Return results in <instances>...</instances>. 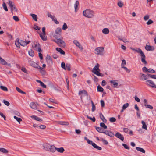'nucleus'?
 Here are the masks:
<instances>
[{
  "mask_svg": "<svg viewBox=\"0 0 156 156\" xmlns=\"http://www.w3.org/2000/svg\"><path fill=\"white\" fill-rule=\"evenodd\" d=\"M131 49L134 51H136V52L140 53V55L141 57V61L144 64L146 65L147 64V62L145 60V56L142 50L139 48H131Z\"/></svg>",
  "mask_w": 156,
  "mask_h": 156,
  "instance_id": "obj_1",
  "label": "nucleus"
},
{
  "mask_svg": "<svg viewBox=\"0 0 156 156\" xmlns=\"http://www.w3.org/2000/svg\"><path fill=\"white\" fill-rule=\"evenodd\" d=\"M51 41L53 42H55L56 44L60 47L63 48L65 47L66 46V44L65 41L63 40V37L59 38H57L56 39H51Z\"/></svg>",
  "mask_w": 156,
  "mask_h": 156,
  "instance_id": "obj_2",
  "label": "nucleus"
},
{
  "mask_svg": "<svg viewBox=\"0 0 156 156\" xmlns=\"http://www.w3.org/2000/svg\"><path fill=\"white\" fill-rule=\"evenodd\" d=\"M94 12L90 9H87L83 12V15L84 16L88 18H91L94 16Z\"/></svg>",
  "mask_w": 156,
  "mask_h": 156,
  "instance_id": "obj_3",
  "label": "nucleus"
},
{
  "mask_svg": "<svg viewBox=\"0 0 156 156\" xmlns=\"http://www.w3.org/2000/svg\"><path fill=\"white\" fill-rule=\"evenodd\" d=\"M62 29L60 27L57 28L55 31V33L53 34V37L55 39L61 38L63 37L61 35Z\"/></svg>",
  "mask_w": 156,
  "mask_h": 156,
  "instance_id": "obj_4",
  "label": "nucleus"
},
{
  "mask_svg": "<svg viewBox=\"0 0 156 156\" xmlns=\"http://www.w3.org/2000/svg\"><path fill=\"white\" fill-rule=\"evenodd\" d=\"M96 51V54L97 55H103L104 48L102 47H99L96 48L95 50Z\"/></svg>",
  "mask_w": 156,
  "mask_h": 156,
  "instance_id": "obj_5",
  "label": "nucleus"
},
{
  "mask_svg": "<svg viewBox=\"0 0 156 156\" xmlns=\"http://www.w3.org/2000/svg\"><path fill=\"white\" fill-rule=\"evenodd\" d=\"M28 62L31 66L36 68L37 69H41V70H43V68L37 64L34 61L31 60H29Z\"/></svg>",
  "mask_w": 156,
  "mask_h": 156,
  "instance_id": "obj_6",
  "label": "nucleus"
},
{
  "mask_svg": "<svg viewBox=\"0 0 156 156\" xmlns=\"http://www.w3.org/2000/svg\"><path fill=\"white\" fill-rule=\"evenodd\" d=\"M32 46L34 49L36 51L39 52H42V51L40 45L38 43L36 44H34V45H32Z\"/></svg>",
  "mask_w": 156,
  "mask_h": 156,
  "instance_id": "obj_7",
  "label": "nucleus"
},
{
  "mask_svg": "<svg viewBox=\"0 0 156 156\" xmlns=\"http://www.w3.org/2000/svg\"><path fill=\"white\" fill-rule=\"evenodd\" d=\"M145 82L146 84L148 86L153 88H156V85L151 80H147Z\"/></svg>",
  "mask_w": 156,
  "mask_h": 156,
  "instance_id": "obj_8",
  "label": "nucleus"
},
{
  "mask_svg": "<svg viewBox=\"0 0 156 156\" xmlns=\"http://www.w3.org/2000/svg\"><path fill=\"white\" fill-rule=\"evenodd\" d=\"M148 75H147L142 73L140 74V79L142 80H144L148 78Z\"/></svg>",
  "mask_w": 156,
  "mask_h": 156,
  "instance_id": "obj_9",
  "label": "nucleus"
},
{
  "mask_svg": "<svg viewBox=\"0 0 156 156\" xmlns=\"http://www.w3.org/2000/svg\"><path fill=\"white\" fill-rule=\"evenodd\" d=\"M73 43L75 45L78 47L81 50H83V48L81 45L77 40H74L73 41Z\"/></svg>",
  "mask_w": 156,
  "mask_h": 156,
  "instance_id": "obj_10",
  "label": "nucleus"
},
{
  "mask_svg": "<svg viewBox=\"0 0 156 156\" xmlns=\"http://www.w3.org/2000/svg\"><path fill=\"white\" fill-rule=\"evenodd\" d=\"M115 136L118 138L120 139L122 141H123L124 140V137L121 134L117 132L115 134Z\"/></svg>",
  "mask_w": 156,
  "mask_h": 156,
  "instance_id": "obj_11",
  "label": "nucleus"
},
{
  "mask_svg": "<svg viewBox=\"0 0 156 156\" xmlns=\"http://www.w3.org/2000/svg\"><path fill=\"white\" fill-rule=\"evenodd\" d=\"M103 133L105 134L112 137H113L115 135L111 131L109 132L108 130H106L105 131H103Z\"/></svg>",
  "mask_w": 156,
  "mask_h": 156,
  "instance_id": "obj_12",
  "label": "nucleus"
},
{
  "mask_svg": "<svg viewBox=\"0 0 156 156\" xmlns=\"http://www.w3.org/2000/svg\"><path fill=\"white\" fill-rule=\"evenodd\" d=\"M49 17L51 19L52 21H54L55 24H59V22L57 20L55 16H52L51 15L49 14Z\"/></svg>",
  "mask_w": 156,
  "mask_h": 156,
  "instance_id": "obj_13",
  "label": "nucleus"
},
{
  "mask_svg": "<svg viewBox=\"0 0 156 156\" xmlns=\"http://www.w3.org/2000/svg\"><path fill=\"white\" fill-rule=\"evenodd\" d=\"M30 117L34 119L35 120L38 121L40 122H41L43 121L42 119L41 118H39L37 116H36L35 115H32L30 116Z\"/></svg>",
  "mask_w": 156,
  "mask_h": 156,
  "instance_id": "obj_14",
  "label": "nucleus"
},
{
  "mask_svg": "<svg viewBox=\"0 0 156 156\" xmlns=\"http://www.w3.org/2000/svg\"><path fill=\"white\" fill-rule=\"evenodd\" d=\"M38 104L36 103H35L34 102H31L30 105V107L32 109H37V105Z\"/></svg>",
  "mask_w": 156,
  "mask_h": 156,
  "instance_id": "obj_15",
  "label": "nucleus"
},
{
  "mask_svg": "<svg viewBox=\"0 0 156 156\" xmlns=\"http://www.w3.org/2000/svg\"><path fill=\"white\" fill-rule=\"evenodd\" d=\"M30 42V41H24L21 40L20 41V45L23 46H24L28 44Z\"/></svg>",
  "mask_w": 156,
  "mask_h": 156,
  "instance_id": "obj_16",
  "label": "nucleus"
},
{
  "mask_svg": "<svg viewBox=\"0 0 156 156\" xmlns=\"http://www.w3.org/2000/svg\"><path fill=\"white\" fill-rule=\"evenodd\" d=\"M145 49L147 51H153L154 50V47L151 46L150 45H146L145 47Z\"/></svg>",
  "mask_w": 156,
  "mask_h": 156,
  "instance_id": "obj_17",
  "label": "nucleus"
},
{
  "mask_svg": "<svg viewBox=\"0 0 156 156\" xmlns=\"http://www.w3.org/2000/svg\"><path fill=\"white\" fill-rule=\"evenodd\" d=\"M40 37L41 39L44 41H46L47 39V37L46 36V34H43L41 33L39 34Z\"/></svg>",
  "mask_w": 156,
  "mask_h": 156,
  "instance_id": "obj_18",
  "label": "nucleus"
},
{
  "mask_svg": "<svg viewBox=\"0 0 156 156\" xmlns=\"http://www.w3.org/2000/svg\"><path fill=\"white\" fill-rule=\"evenodd\" d=\"M58 124L62 125L68 126L69 125V123L66 121H58Z\"/></svg>",
  "mask_w": 156,
  "mask_h": 156,
  "instance_id": "obj_19",
  "label": "nucleus"
},
{
  "mask_svg": "<svg viewBox=\"0 0 156 156\" xmlns=\"http://www.w3.org/2000/svg\"><path fill=\"white\" fill-rule=\"evenodd\" d=\"M92 146L95 148H96L98 150H101L102 148L98 145H97L94 143L93 142L91 144Z\"/></svg>",
  "mask_w": 156,
  "mask_h": 156,
  "instance_id": "obj_20",
  "label": "nucleus"
},
{
  "mask_svg": "<svg viewBox=\"0 0 156 156\" xmlns=\"http://www.w3.org/2000/svg\"><path fill=\"white\" fill-rule=\"evenodd\" d=\"M56 49L57 51L59 52L61 54L63 55H65V51L61 48H56Z\"/></svg>",
  "mask_w": 156,
  "mask_h": 156,
  "instance_id": "obj_21",
  "label": "nucleus"
},
{
  "mask_svg": "<svg viewBox=\"0 0 156 156\" xmlns=\"http://www.w3.org/2000/svg\"><path fill=\"white\" fill-rule=\"evenodd\" d=\"M15 44L16 46L18 48H20V41H19V40L18 38H17L15 41Z\"/></svg>",
  "mask_w": 156,
  "mask_h": 156,
  "instance_id": "obj_22",
  "label": "nucleus"
},
{
  "mask_svg": "<svg viewBox=\"0 0 156 156\" xmlns=\"http://www.w3.org/2000/svg\"><path fill=\"white\" fill-rule=\"evenodd\" d=\"M0 63L4 65H6L7 63L3 58L0 56Z\"/></svg>",
  "mask_w": 156,
  "mask_h": 156,
  "instance_id": "obj_23",
  "label": "nucleus"
},
{
  "mask_svg": "<svg viewBox=\"0 0 156 156\" xmlns=\"http://www.w3.org/2000/svg\"><path fill=\"white\" fill-rule=\"evenodd\" d=\"M56 148L54 146H51L50 148H49V151L52 152H55L56 150Z\"/></svg>",
  "mask_w": 156,
  "mask_h": 156,
  "instance_id": "obj_24",
  "label": "nucleus"
},
{
  "mask_svg": "<svg viewBox=\"0 0 156 156\" xmlns=\"http://www.w3.org/2000/svg\"><path fill=\"white\" fill-rule=\"evenodd\" d=\"M36 81L37 83H40L41 86L43 87V88H46V85L44 84L41 81L38 80H36Z\"/></svg>",
  "mask_w": 156,
  "mask_h": 156,
  "instance_id": "obj_25",
  "label": "nucleus"
},
{
  "mask_svg": "<svg viewBox=\"0 0 156 156\" xmlns=\"http://www.w3.org/2000/svg\"><path fill=\"white\" fill-rule=\"evenodd\" d=\"M56 150L58 152L61 153H63L65 151V150L63 147H61L59 148H57Z\"/></svg>",
  "mask_w": 156,
  "mask_h": 156,
  "instance_id": "obj_26",
  "label": "nucleus"
},
{
  "mask_svg": "<svg viewBox=\"0 0 156 156\" xmlns=\"http://www.w3.org/2000/svg\"><path fill=\"white\" fill-rule=\"evenodd\" d=\"M116 80H111L110 82L111 83H112L114 85L113 87H117L118 85V83L116 82Z\"/></svg>",
  "mask_w": 156,
  "mask_h": 156,
  "instance_id": "obj_27",
  "label": "nucleus"
},
{
  "mask_svg": "<svg viewBox=\"0 0 156 156\" xmlns=\"http://www.w3.org/2000/svg\"><path fill=\"white\" fill-rule=\"evenodd\" d=\"M11 9V12L12 14H13V11L15 12H17V9L16 7V6L15 5L14 6H12V7L10 8Z\"/></svg>",
  "mask_w": 156,
  "mask_h": 156,
  "instance_id": "obj_28",
  "label": "nucleus"
},
{
  "mask_svg": "<svg viewBox=\"0 0 156 156\" xmlns=\"http://www.w3.org/2000/svg\"><path fill=\"white\" fill-rule=\"evenodd\" d=\"M136 149L138 151H140L143 153H145V151L144 150L143 148L138 147H136Z\"/></svg>",
  "mask_w": 156,
  "mask_h": 156,
  "instance_id": "obj_29",
  "label": "nucleus"
},
{
  "mask_svg": "<svg viewBox=\"0 0 156 156\" xmlns=\"http://www.w3.org/2000/svg\"><path fill=\"white\" fill-rule=\"evenodd\" d=\"M102 32L103 33L106 34L109 33V30L108 28H105L102 30Z\"/></svg>",
  "mask_w": 156,
  "mask_h": 156,
  "instance_id": "obj_30",
  "label": "nucleus"
},
{
  "mask_svg": "<svg viewBox=\"0 0 156 156\" xmlns=\"http://www.w3.org/2000/svg\"><path fill=\"white\" fill-rule=\"evenodd\" d=\"M43 148L46 151H48L49 147V145L48 144H44L43 145Z\"/></svg>",
  "mask_w": 156,
  "mask_h": 156,
  "instance_id": "obj_31",
  "label": "nucleus"
},
{
  "mask_svg": "<svg viewBox=\"0 0 156 156\" xmlns=\"http://www.w3.org/2000/svg\"><path fill=\"white\" fill-rule=\"evenodd\" d=\"M95 129L98 132L103 133L104 130L101 127H95Z\"/></svg>",
  "mask_w": 156,
  "mask_h": 156,
  "instance_id": "obj_32",
  "label": "nucleus"
},
{
  "mask_svg": "<svg viewBox=\"0 0 156 156\" xmlns=\"http://www.w3.org/2000/svg\"><path fill=\"white\" fill-rule=\"evenodd\" d=\"M8 4L10 8L12 7V6L15 5V4L14 2L10 0H9L8 2Z\"/></svg>",
  "mask_w": 156,
  "mask_h": 156,
  "instance_id": "obj_33",
  "label": "nucleus"
},
{
  "mask_svg": "<svg viewBox=\"0 0 156 156\" xmlns=\"http://www.w3.org/2000/svg\"><path fill=\"white\" fill-rule=\"evenodd\" d=\"M141 123L143 125L142 127V128L147 130V127L146 125V124L145 122L144 121H141Z\"/></svg>",
  "mask_w": 156,
  "mask_h": 156,
  "instance_id": "obj_34",
  "label": "nucleus"
},
{
  "mask_svg": "<svg viewBox=\"0 0 156 156\" xmlns=\"http://www.w3.org/2000/svg\"><path fill=\"white\" fill-rule=\"evenodd\" d=\"M30 16L32 17L34 20L36 21H37V15L33 14H31Z\"/></svg>",
  "mask_w": 156,
  "mask_h": 156,
  "instance_id": "obj_35",
  "label": "nucleus"
},
{
  "mask_svg": "<svg viewBox=\"0 0 156 156\" xmlns=\"http://www.w3.org/2000/svg\"><path fill=\"white\" fill-rule=\"evenodd\" d=\"M100 118L101 119V120H102V121L105 123H106L107 122V120L104 117V116L103 115H102V114L101 113L100 114Z\"/></svg>",
  "mask_w": 156,
  "mask_h": 156,
  "instance_id": "obj_36",
  "label": "nucleus"
},
{
  "mask_svg": "<svg viewBox=\"0 0 156 156\" xmlns=\"http://www.w3.org/2000/svg\"><path fill=\"white\" fill-rule=\"evenodd\" d=\"M0 151L5 154L7 153L8 152V151L7 150L3 148H0Z\"/></svg>",
  "mask_w": 156,
  "mask_h": 156,
  "instance_id": "obj_37",
  "label": "nucleus"
},
{
  "mask_svg": "<svg viewBox=\"0 0 156 156\" xmlns=\"http://www.w3.org/2000/svg\"><path fill=\"white\" fill-rule=\"evenodd\" d=\"M29 55L31 57H33L34 55V53L33 50H30L28 51Z\"/></svg>",
  "mask_w": 156,
  "mask_h": 156,
  "instance_id": "obj_38",
  "label": "nucleus"
},
{
  "mask_svg": "<svg viewBox=\"0 0 156 156\" xmlns=\"http://www.w3.org/2000/svg\"><path fill=\"white\" fill-rule=\"evenodd\" d=\"M100 66V65L98 63H97L96 65H95L94 67L93 68V69L92 70V72L93 73L94 71H95L97 70L98 68H99Z\"/></svg>",
  "mask_w": 156,
  "mask_h": 156,
  "instance_id": "obj_39",
  "label": "nucleus"
},
{
  "mask_svg": "<svg viewBox=\"0 0 156 156\" xmlns=\"http://www.w3.org/2000/svg\"><path fill=\"white\" fill-rule=\"evenodd\" d=\"M97 90L99 92H102L103 91L104 89L100 85H98L97 87Z\"/></svg>",
  "mask_w": 156,
  "mask_h": 156,
  "instance_id": "obj_40",
  "label": "nucleus"
},
{
  "mask_svg": "<svg viewBox=\"0 0 156 156\" xmlns=\"http://www.w3.org/2000/svg\"><path fill=\"white\" fill-rule=\"evenodd\" d=\"M93 73L98 76H103V74L100 73V72H94Z\"/></svg>",
  "mask_w": 156,
  "mask_h": 156,
  "instance_id": "obj_41",
  "label": "nucleus"
},
{
  "mask_svg": "<svg viewBox=\"0 0 156 156\" xmlns=\"http://www.w3.org/2000/svg\"><path fill=\"white\" fill-rule=\"evenodd\" d=\"M16 90L19 93H20L22 94H26V93L22 90L20 88L16 87Z\"/></svg>",
  "mask_w": 156,
  "mask_h": 156,
  "instance_id": "obj_42",
  "label": "nucleus"
},
{
  "mask_svg": "<svg viewBox=\"0 0 156 156\" xmlns=\"http://www.w3.org/2000/svg\"><path fill=\"white\" fill-rule=\"evenodd\" d=\"M100 126L101 127L105 129H106L107 128V126L103 122H101L100 123Z\"/></svg>",
  "mask_w": 156,
  "mask_h": 156,
  "instance_id": "obj_43",
  "label": "nucleus"
},
{
  "mask_svg": "<svg viewBox=\"0 0 156 156\" xmlns=\"http://www.w3.org/2000/svg\"><path fill=\"white\" fill-rule=\"evenodd\" d=\"M0 88L4 91H8V89L7 88L4 86H0Z\"/></svg>",
  "mask_w": 156,
  "mask_h": 156,
  "instance_id": "obj_44",
  "label": "nucleus"
},
{
  "mask_svg": "<svg viewBox=\"0 0 156 156\" xmlns=\"http://www.w3.org/2000/svg\"><path fill=\"white\" fill-rule=\"evenodd\" d=\"M79 5V1L77 0L76 1V2L75 4V5L74 8L75 11H76V9L77 8L78 6Z\"/></svg>",
  "mask_w": 156,
  "mask_h": 156,
  "instance_id": "obj_45",
  "label": "nucleus"
},
{
  "mask_svg": "<svg viewBox=\"0 0 156 156\" xmlns=\"http://www.w3.org/2000/svg\"><path fill=\"white\" fill-rule=\"evenodd\" d=\"M91 104L92 106L91 110L92 112H94L95 110L96 107L92 101H91Z\"/></svg>",
  "mask_w": 156,
  "mask_h": 156,
  "instance_id": "obj_46",
  "label": "nucleus"
},
{
  "mask_svg": "<svg viewBox=\"0 0 156 156\" xmlns=\"http://www.w3.org/2000/svg\"><path fill=\"white\" fill-rule=\"evenodd\" d=\"M14 118L19 123L22 121L21 119L20 118H18L16 116H14Z\"/></svg>",
  "mask_w": 156,
  "mask_h": 156,
  "instance_id": "obj_47",
  "label": "nucleus"
},
{
  "mask_svg": "<svg viewBox=\"0 0 156 156\" xmlns=\"http://www.w3.org/2000/svg\"><path fill=\"white\" fill-rule=\"evenodd\" d=\"M101 140L102 141L104 144L105 145H107L108 144V142L106 140L102 138H100Z\"/></svg>",
  "mask_w": 156,
  "mask_h": 156,
  "instance_id": "obj_48",
  "label": "nucleus"
},
{
  "mask_svg": "<svg viewBox=\"0 0 156 156\" xmlns=\"http://www.w3.org/2000/svg\"><path fill=\"white\" fill-rule=\"evenodd\" d=\"M2 6L3 7V8L6 11H8V9L7 8L6 5V4L5 2H3L2 4Z\"/></svg>",
  "mask_w": 156,
  "mask_h": 156,
  "instance_id": "obj_49",
  "label": "nucleus"
},
{
  "mask_svg": "<svg viewBox=\"0 0 156 156\" xmlns=\"http://www.w3.org/2000/svg\"><path fill=\"white\" fill-rule=\"evenodd\" d=\"M61 67L64 69L65 70L66 69L65 64L64 62H62L61 64Z\"/></svg>",
  "mask_w": 156,
  "mask_h": 156,
  "instance_id": "obj_50",
  "label": "nucleus"
},
{
  "mask_svg": "<svg viewBox=\"0 0 156 156\" xmlns=\"http://www.w3.org/2000/svg\"><path fill=\"white\" fill-rule=\"evenodd\" d=\"M87 117L88 119L91 120L93 122H94L95 121L96 119L94 117L93 118H92L88 115H87Z\"/></svg>",
  "mask_w": 156,
  "mask_h": 156,
  "instance_id": "obj_51",
  "label": "nucleus"
},
{
  "mask_svg": "<svg viewBox=\"0 0 156 156\" xmlns=\"http://www.w3.org/2000/svg\"><path fill=\"white\" fill-rule=\"evenodd\" d=\"M68 28L67 24L65 23H64L63 25L62 26V29L64 30H65Z\"/></svg>",
  "mask_w": 156,
  "mask_h": 156,
  "instance_id": "obj_52",
  "label": "nucleus"
},
{
  "mask_svg": "<svg viewBox=\"0 0 156 156\" xmlns=\"http://www.w3.org/2000/svg\"><path fill=\"white\" fill-rule=\"evenodd\" d=\"M116 119L114 117H111L109 119V121L111 122H113L116 121Z\"/></svg>",
  "mask_w": 156,
  "mask_h": 156,
  "instance_id": "obj_53",
  "label": "nucleus"
},
{
  "mask_svg": "<svg viewBox=\"0 0 156 156\" xmlns=\"http://www.w3.org/2000/svg\"><path fill=\"white\" fill-rule=\"evenodd\" d=\"M66 67L68 71H70L71 70L70 69V64L67 63L66 64Z\"/></svg>",
  "mask_w": 156,
  "mask_h": 156,
  "instance_id": "obj_54",
  "label": "nucleus"
},
{
  "mask_svg": "<svg viewBox=\"0 0 156 156\" xmlns=\"http://www.w3.org/2000/svg\"><path fill=\"white\" fill-rule=\"evenodd\" d=\"M147 72H148L150 73H154L155 72V71L153 69H152L150 68L149 69H148Z\"/></svg>",
  "mask_w": 156,
  "mask_h": 156,
  "instance_id": "obj_55",
  "label": "nucleus"
},
{
  "mask_svg": "<svg viewBox=\"0 0 156 156\" xmlns=\"http://www.w3.org/2000/svg\"><path fill=\"white\" fill-rule=\"evenodd\" d=\"M49 102H52L55 104H57V101L52 98H49Z\"/></svg>",
  "mask_w": 156,
  "mask_h": 156,
  "instance_id": "obj_56",
  "label": "nucleus"
},
{
  "mask_svg": "<svg viewBox=\"0 0 156 156\" xmlns=\"http://www.w3.org/2000/svg\"><path fill=\"white\" fill-rule=\"evenodd\" d=\"M128 106L129 104L128 103H126L123 105L122 108H123V109H125Z\"/></svg>",
  "mask_w": 156,
  "mask_h": 156,
  "instance_id": "obj_57",
  "label": "nucleus"
},
{
  "mask_svg": "<svg viewBox=\"0 0 156 156\" xmlns=\"http://www.w3.org/2000/svg\"><path fill=\"white\" fill-rule=\"evenodd\" d=\"M126 62L125 60H122V63H121V67L124 66L126 65Z\"/></svg>",
  "mask_w": 156,
  "mask_h": 156,
  "instance_id": "obj_58",
  "label": "nucleus"
},
{
  "mask_svg": "<svg viewBox=\"0 0 156 156\" xmlns=\"http://www.w3.org/2000/svg\"><path fill=\"white\" fill-rule=\"evenodd\" d=\"M122 68H123L126 71L129 73L130 72V70L129 69H128L126 67H125V66H124V67H122Z\"/></svg>",
  "mask_w": 156,
  "mask_h": 156,
  "instance_id": "obj_59",
  "label": "nucleus"
},
{
  "mask_svg": "<svg viewBox=\"0 0 156 156\" xmlns=\"http://www.w3.org/2000/svg\"><path fill=\"white\" fill-rule=\"evenodd\" d=\"M148 75L151 78L156 79V75L148 74Z\"/></svg>",
  "mask_w": 156,
  "mask_h": 156,
  "instance_id": "obj_60",
  "label": "nucleus"
},
{
  "mask_svg": "<svg viewBox=\"0 0 156 156\" xmlns=\"http://www.w3.org/2000/svg\"><path fill=\"white\" fill-rule=\"evenodd\" d=\"M13 19L16 21L18 22L19 21V19L18 17L16 16H14L13 17Z\"/></svg>",
  "mask_w": 156,
  "mask_h": 156,
  "instance_id": "obj_61",
  "label": "nucleus"
},
{
  "mask_svg": "<svg viewBox=\"0 0 156 156\" xmlns=\"http://www.w3.org/2000/svg\"><path fill=\"white\" fill-rule=\"evenodd\" d=\"M153 23V21L151 20H149L146 23L147 25H150Z\"/></svg>",
  "mask_w": 156,
  "mask_h": 156,
  "instance_id": "obj_62",
  "label": "nucleus"
},
{
  "mask_svg": "<svg viewBox=\"0 0 156 156\" xmlns=\"http://www.w3.org/2000/svg\"><path fill=\"white\" fill-rule=\"evenodd\" d=\"M3 102L5 105L7 106H9L10 105V103L8 101L5 100H3Z\"/></svg>",
  "mask_w": 156,
  "mask_h": 156,
  "instance_id": "obj_63",
  "label": "nucleus"
},
{
  "mask_svg": "<svg viewBox=\"0 0 156 156\" xmlns=\"http://www.w3.org/2000/svg\"><path fill=\"white\" fill-rule=\"evenodd\" d=\"M122 145L125 149L128 150L129 149V147L126 144H122Z\"/></svg>",
  "mask_w": 156,
  "mask_h": 156,
  "instance_id": "obj_64",
  "label": "nucleus"
}]
</instances>
